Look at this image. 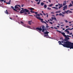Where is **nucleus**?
Listing matches in <instances>:
<instances>
[{
  "instance_id": "obj_43",
  "label": "nucleus",
  "mask_w": 73,
  "mask_h": 73,
  "mask_svg": "<svg viewBox=\"0 0 73 73\" xmlns=\"http://www.w3.org/2000/svg\"><path fill=\"white\" fill-rule=\"evenodd\" d=\"M60 40H63V39L62 38V37H61L60 38Z\"/></svg>"
},
{
  "instance_id": "obj_54",
  "label": "nucleus",
  "mask_w": 73,
  "mask_h": 73,
  "mask_svg": "<svg viewBox=\"0 0 73 73\" xmlns=\"http://www.w3.org/2000/svg\"><path fill=\"white\" fill-rule=\"evenodd\" d=\"M62 26H64V25H61V27H62Z\"/></svg>"
},
{
  "instance_id": "obj_26",
  "label": "nucleus",
  "mask_w": 73,
  "mask_h": 73,
  "mask_svg": "<svg viewBox=\"0 0 73 73\" xmlns=\"http://www.w3.org/2000/svg\"><path fill=\"white\" fill-rule=\"evenodd\" d=\"M45 30V29H42V32H44Z\"/></svg>"
},
{
  "instance_id": "obj_24",
  "label": "nucleus",
  "mask_w": 73,
  "mask_h": 73,
  "mask_svg": "<svg viewBox=\"0 0 73 73\" xmlns=\"http://www.w3.org/2000/svg\"><path fill=\"white\" fill-rule=\"evenodd\" d=\"M53 19L55 20V21H57V19H56V18H55L54 17Z\"/></svg>"
},
{
  "instance_id": "obj_40",
  "label": "nucleus",
  "mask_w": 73,
  "mask_h": 73,
  "mask_svg": "<svg viewBox=\"0 0 73 73\" xmlns=\"http://www.w3.org/2000/svg\"><path fill=\"white\" fill-rule=\"evenodd\" d=\"M50 20L51 21H53V19H50Z\"/></svg>"
},
{
  "instance_id": "obj_9",
  "label": "nucleus",
  "mask_w": 73,
  "mask_h": 73,
  "mask_svg": "<svg viewBox=\"0 0 73 73\" xmlns=\"http://www.w3.org/2000/svg\"><path fill=\"white\" fill-rule=\"evenodd\" d=\"M61 34L64 36L65 37H66V35H65V33H61Z\"/></svg>"
},
{
  "instance_id": "obj_45",
  "label": "nucleus",
  "mask_w": 73,
  "mask_h": 73,
  "mask_svg": "<svg viewBox=\"0 0 73 73\" xmlns=\"http://www.w3.org/2000/svg\"><path fill=\"white\" fill-rule=\"evenodd\" d=\"M36 15H37V16H40V14H36Z\"/></svg>"
},
{
  "instance_id": "obj_41",
  "label": "nucleus",
  "mask_w": 73,
  "mask_h": 73,
  "mask_svg": "<svg viewBox=\"0 0 73 73\" xmlns=\"http://www.w3.org/2000/svg\"><path fill=\"white\" fill-rule=\"evenodd\" d=\"M68 34H69L70 33L69 31H68V32H67Z\"/></svg>"
},
{
  "instance_id": "obj_3",
  "label": "nucleus",
  "mask_w": 73,
  "mask_h": 73,
  "mask_svg": "<svg viewBox=\"0 0 73 73\" xmlns=\"http://www.w3.org/2000/svg\"><path fill=\"white\" fill-rule=\"evenodd\" d=\"M17 5H16L15 7V9L14 8V7H13V6H11V8L12 9H13L14 11H16V12L17 11V10H18L19 11L20 10V9H19V7H17ZM17 9V10H16Z\"/></svg>"
},
{
  "instance_id": "obj_49",
  "label": "nucleus",
  "mask_w": 73,
  "mask_h": 73,
  "mask_svg": "<svg viewBox=\"0 0 73 73\" xmlns=\"http://www.w3.org/2000/svg\"><path fill=\"white\" fill-rule=\"evenodd\" d=\"M35 14H36V15H37V13H38L37 12H35Z\"/></svg>"
},
{
  "instance_id": "obj_25",
  "label": "nucleus",
  "mask_w": 73,
  "mask_h": 73,
  "mask_svg": "<svg viewBox=\"0 0 73 73\" xmlns=\"http://www.w3.org/2000/svg\"><path fill=\"white\" fill-rule=\"evenodd\" d=\"M68 29H67L66 30H65V32H68Z\"/></svg>"
},
{
  "instance_id": "obj_7",
  "label": "nucleus",
  "mask_w": 73,
  "mask_h": 73,
  "mask_svg": "<svg viewBox=\"0 0 73 73\" xmlns=\"http://www.w3.org/2000/svg\"><path fill=\"white\" fill-rule=\"evenodd\" d=\"M32 23H33V22H32V21H29L28 22V24H29V25H31Z\"/></svg>"
},
{
  "instance_id": "obj_27",
  "label": "nucleus",
  "mask_w": 73,
  "mask_h": 73,
  "mask_svg": "<svg viewBox=\"0 0 73 73\" xmlns=\"http://www.w3.org/2000/svg\"><path fill=\"white\" fill-rule=\"evenodd\" d=\"M58 5L59 6H62V4H60L59 3H58Z\"/></svg>"
},
{
  "instance_id": "obj_60",
  "label": "nucleus",
  "mask_w": 73,
  "mask_h": 73,
  "mask_svg": "<svg viewBox=\"0 0 73 73\" xmlns=\"http://www.w3.org/2000/svg\"><path fill=\"white\" fill-rule=\"evenodd\" d=\"M71 2L72 3V5H73V1H71Z\"/></svg>"
},
{
  "instance_id": "obj_1",
  "label": "nucleus",
  "mask_w": 73,
  "mask_h": 73,
  "mask_svg": "<svg viewBox=\"0 0 73 73\" xmlns=\"http://www.w3.org/2000/svg\"><path fill=\"white\" fill-rule=\"evenodd\" d=\"M64 41H62L61 42L59 41L58 42L59 43V45H62L64 46V47L70 48V49H71L72 48H73V43L67 41L64 42Z\"/></svg>"
},
{
  "instance_id": "obj_42",
  "label": "nucleus",
  "mask_w": 73,
  "mask_h": 73,
  "mask_svg": "<svg viewBox=\"0 0 73 73\" xmlns=\"http://www.w3.org/2000/svg\"><path fill=\"white\" fill-rule=\"evenodd\" d=\"M49 23H50V24H52V25L53 24V23H52V22H49Z\"/></svg>"
},
{
  "instance_id": "obj_52",
  "label": "nucleus",
  "mask_w": 73,
  "mask_h": 73,
  "mask_svg": "<svg viewBox=\"0 0 73 73\" xmlns=\"http://www.w3.org/2000/svg\"><path fill=\"white\" fill-rule=\"evenodd\" d=\"M56 16H58V14H56Z\"/></svg>"
},
{
  "instance_id": "obj_36",
  "label": "nucleus",
  "mask_w": 73,
  "mask_h": 73,
  "mask_svg": "<svg viewBox=\"0 0 73 73\" xmlns=\"http://www.w3.org/2000/svg\"><path fill=\"white\" fill-rule=\"evenodd\" d=\"M30 12H31V13H35V12L34 11H30Z\"/></svg>"
},
{
  "instance_id": "obj_2",
  "label": "nucleus",
  "mask_w": 73,
  "mask_h": 73,
  "mask_svg": "<svg viewBox=\"0 0 73 73\" xmlns=\"http://www.w3.org/2000/svg\"><path fill=\"white\" fill-rule=\"evenodd\" d=\"M22 10H21L20 11L21 13H24V15H27L28 14H30V12L29 11V10L25 9H24L23 8H22Z\"/></svg>"
},
{
  "instance_id": "obj_48",
  "label": "nucleus",
  "mask_w": 73,
  "mask_h": 73,
  "mask_svg": "<svg viewBox=\"0 0 73 73\" xmlns=\"http://www.w3.org/2000/svg\"><path fill=\"white\" fill-rule=\"evenodd\" d=\"M58 5H55V7H58Z\"/></svg>"
},
{
  "instance_id": "obj_16",
  "label": "nucleus",
  "mask_w": 73,
  "mask_h": 73,
  "mask_svg": "<svg viewBox=\"0 0 73 73\" xmlns=\"http://www.w3.org/2000/svg\"><path fill=\"white\" fill-rule=\"evenodd\" d=\"M5 13L6 14H7V15H8V11H7V10L6 11H5Z\"/></svg>"
},
{
  "instance_id": "obj_22",
  "label": "nucleus",
  "mask_w": 73,
  "mask_h": 73,
  "mask_svg": "<svg viewBox=\"0 0 73 73\" xmlns=\"http://www.w3.org/2000/svg\"><path fill=\"white\" fill-rule=\"evenodd\" d=\"M42 29H45V27H44V26H42Z\"/></svg>"
},
{
  "instance_id": "obj_58",
  "label": "nucleus",
  "mask_w": 73,
  "mask_h": 73,
  "mask_svg": "<svg viewBox=\"0 0 73 73\" xmlns=\"http://www.w3.org/2000/svg\"><path fill=\"white\" fill-rule=\"evenodd\" d=\"M43 14L44 15H45V16H46V14H45V13H43Z\"/></svg>"
},
{
  "instance_id": "obj_34",
  "label": "nucleus",
  "mask_w": 73,
  "mask_h": 73,
  "mask_svg": "<svg viewBox=\"0 0 73 73\" xmlns=\"http://www.w3.org/2000/svg\"><path fill=\"white\" fill-rule=\"evenodd\" d=\"M40 2H38L37 3V4H38V5L40 4Z\"/></svg>"
},
{
  "instance_id": "obj_14",
  "label": "nucleus",
  "mask_w": 73,
  "mask_h": 73,
  "mask_svg": "<svg viewBox=\"0 0 73 73\" xmlns=\"http://www.w3.org/2000/svg\"><path fill=\"white\" fill-rule=\"evenodd\" d=\"M65 37V38L66 40H69V39H70L68 37H67V35L66 36V37Z\"/></svg>"
},
{
  "instance_id": "obj_8",
  "label": "nucleus",
  "mask_w": 73,
  "mask_h": 73,
  "mask_svg": "<svg viewBox=\"0 0 73 73\" xmlns=\"http://www.w3.org/2000/svg\"><path fill=\"white\" fill-rule=\"evenodd\" d=\"M49 33V32L48 31H46V32H44V35H48V33Z\"/></svg>"
},
{
  "instance_id": "obj_62",
  "label": "nucleus",
  "mask_w": 73,
  "mask_h": 73,
  "mask_svg": "<svg viewBox=\"0 0 73 73\" xmlns=\"http://www.w3.org/2000/svg\"><path fill=\"white\" fill-rule=\"evenodd\" d=\"M68 29L69 30H70V28H68Z\"/></svg>"
},
{
  "instance_id": "obj_6",
  "label": "nucleus",
  "mask_w": 73,
  "mask_h": 73,
  "mask_svg": "<svg viewBox=\"0 0 73 73\" xmlns=\"http://www.w3.org/2000/svg\"><path fill=\"white\" fill-rule=\"evenodd\" d=\"M63 11L66 10V9H67V5H66L64 6L63 7Z\"/></svg>"
},
{
  "instance_id": "obj_12",
  "label": "nucleus",
  "mask_w": 73,
  "mask_h": 73,
  "mask_svg": "<svg viewBox=\"0 0 73 73\" xmlns=\"http://www.w3.org/2000/svg\"><path fill=\"white\" fill-rule=\"evenodd\" d=\"M52 8H54V9H55L56 10H58V7H52Z\"/></svg>"
},
{
  "instance_id": "obj_46",
  "label": "nucleus",
  "mask_w": 73,
  "mask_h": 73,
  "mask_svg": "<svg viewBox=\"0 0 73 73\" xmlns=\"http://www.w3.org/2000/svg\"><path fill=\"white\" fill-rule=\"evenodd\" d=\"M21 24H23V25L24 24V23H23V22L21 21Z\"/></svg>"
},
{
  "instance_id": "obj_56",
  "label": "nucleus",
  "mask_w": 73,
  "mask_h": 73,
  "mask_svg": "<svg viewBox=\"0 0 73 73\" xmlns=\"http://www.w3.org/2000/svg\"><path fill=\"white\" fill-rule=\"evenodd\" d=\"M72 22H69V24H71V23H72Z\"/></svg>"
},
{
  "instance_id": "obj_10",
  "label": "nucleus",
  "mask_w": 73,
  "mask_h": 73,
  "mask_svg": "<svg viewBox=\"0 0 73 73\" xmlns=\"http://www.w3.org/2000/svg\"><path fill=\"white\" fill-rule=\"evenodd\" d=\"M66 1H65L64 2V3L63 4V6L65 5L66 4Z\"/></svg>"
},
{
  "instance_id": "obj_29",
  "label": "nucleus",
  "mask_w": 73,
  "mask_h": 73,
  "mask_svg": "<svg viewBox=\"0 0 73 73\" xmlns=\"http://www.w3.org/2000/svg\"><path fill=\"white\" fill-rule=\"evenodd\" d=\"M56 31H57V32H59V33H61V31H58V30H56Z\"/></svg>"
},
{
  "instance_id": "obj_50",
  "label": "nucleus",
  "mask_w": 73,
  "mask_h": 73,
  "mask_svg": "<svg viewBox=\"0 0 73 73\" xmlns=\"http://www.w3.org/2000/svg\"><path fill=\"white\" fill-rule=\"evenodd\" d=\"M65 21L66 23H68V21H67V20H65Z\"/></svg>"
},
{
  "instance_id": "obj_21",
  "label": "nucleus",
  "mask_w": 73,
  "mask_h": 73,
  "mask_svg": "<svg viewBox=\"0 0 73 73\" xmlns=\"http://www.w3.org/2000/svg\"><path fill=\"white\" fill-rule=\"evenodd\" d=\"M53 5V4H52L51 5H48V6L49 7H52V5Z\"/></svg>"
},
{
  "instance_id": "obj_5",
  "label": "nucleus",
  "mask_w": 73,
  "mask_h": 73,
  "mask_svg": "<svg viewBox=\"0 0 73 73\" xmlns=\"http://www.w3.org/2000/svg\"><path fill=\"white\" fill-rule=\"evenodd\" d=\"M34 16H35V17L37 19H39V20H40L41 21H43V19H41V18L40 17H37V15H34Z\"/></svg>"
},
{
  "instance_id": "obj_15",
  "label": "nucleus",
  "mask_w": 73,
  "mask_h": 73,
  "mask_svg": "<svg viewBox=\"0 0 73 73\" xmlns=\"http://www.w3.org/2000/svg\"><path fill=\"white\" fill-rule=\"evenodd\" d=\"M44 4H45V3L43 2H42L40 3V5L42 6H43Z\"/></svg>"
},
{
  "instance_id": "obj_20",
  "label": "nucleus",
  "mask_w": 73,
  "mask_h": 73,
  "mask_svg": "<svg viewBox=\"0 0 73 73\" xmlns=\"http://www.w3.org/2000/svg\"><path fill=\"white\" fill-rule=\"evenodd\" d=\"M30 9V10H31V11H32V10L35 9L32 8H31L30 9Z\"/></svg>"
},
{
  "instance_id": "obj_13",
  "label": "nucleus",
  "mask_w": 73,
  "mask_h": 73,
  "mask_svg": "<svg viewBox=\"0 0 73 73\" xmlns=\"http://www.w3.org/2000/svg\"><path fill=\"white\" fill-rule=\"evenodd\" d=\"M61 12V11H57L55 12V13H60Z\"/></svg>"
},
{
  "instance_id": "obj_4",
  "label": "nucleus",
  "mask_w": 73,
  "mask_h": 73,
  "mask_svg": "<svg viewBox=\"0 0 73 73\" xmlns=\"http://www.w3.org/2000/svg\"><path fill=\"white\" fill-rule=\"evenodd\" d=\"M36 29L37 30V31L39 33H41V32L40 31H42V29L41 27H40L39 28L38 27L36 28Z\"/></svg>"
},
{
  "instance_id": "obj_53",
  "label": "nucleus",
  "mask_w": 73,
  "mask_h": 73,
  "mask_svg": "<svg viewBox=\"0 0 73 73\" xmlns=\"http://www.w3.org/2000/svg\"><path fill=\"white\" fill-rule=\"evenodd\" d=\"M21 7H24V5H22V6H21Z\"/></svg>"
},
{
  "instance_id": "obj_37",
  "label": "nucleus",
  "mask_w": 73,
  "mask_h": 73,
  "mask_svg": "<svg viewBox=\"0 0 73 73\" xmlns=\"http://www.w3.org/2000/svg\"><path fill=\"white\" fill-rule=\"evenodd\" d=\"M51 13H52V14H54L55 13L53 11L52 12H51Z\"/></svg>"
},
{
  "instance_id": "obj_64",
  "label": "nucleus",
  "mask_w": 73,
  "mask_h": 73,
  "mask_svg": "<svg viewBox=\"0 0 73 73\" xmlns=\"http://www.w3.org/2000/svg\"><path fill=\"white\" fill-rule=\"evenodd\" d=\"M63 29V31H64V30H65V29H64V28H63V29Z\"/></svg>"
},
{
  "instance_id": "obj_39",
  "label": "nucleus",
  "mask_w": 73,
  "mask_h": 73,
  "mask_svg": "<svg viewBox=\"0 0 73 73\" xmlns=\"http://www.w3.org/2000/svg\"><path fill=\"white\" fill-rule=\"evenodd\" d=\"M0 1H2V2H3V1H5V0H0Z\"/></svg>"
},
{
  "instance_id": "obj_23",
  "label": "nucleus",
  "mask_w": 73,
  "mask_h": 73,
  "mask_svg": "<svg viewBox=\"0 0 73 73\" xmlns=\"http://www.w3.org/2000/svg\"><path fill=\"white\" fill-rule=\"evenodd\" d=\"M72 4L71 3H70V5H69V7H72Z\"/></svg>"
},
{
  "instance_id": "obj_55",
  "label": "nucleus",
  "mask_w": 73,
  "mask_h": 73,
  "mask_svg": "<svg viewBox=\"0 0 73 73\" xmlns=\"http://www.w3.org/2000/svg\"><path fill=\"white\" fill-rule=\"evenodd\" d=\"M51 19H52L53 20L54 18L53 17H52L51 18Z\"/></svg>"
},
{
  "instance_id": "obj_38",
  "label": "nucleus",
  "mask_w": 73,
  "mask_h": 73,
  "mask_svg": "<svg viewBox=\"0 0 73 73\" xmlns=\"http://www.w3.org/2000/svg\"><path fill=\"white\" fill-rule=\"evenodd\" d=\"M49 27V26H46V28H47V29H48V28Z\"/></svg>"
},
{
  "instance_id": "obj_18",
  "label": "nucleus",
  "mask_w": 73,
  "mask_h": 73,
  "mask_svg": "<svg viewBox=\"0 0 73 73\" xmlns=\"http://www.w3.org/2000/svg\"><path fill=\"white\" fill-rule=\"evenodd\" d=\"M44 8L46 9V7H47V5H44Z\"/></svg>"
},
{
  "instance_id": "obj_57",
  "label": "nucleus",
  "mask_w": 73,
  "mask_h": 73,
  "mask_svg": "<svg viewBox=\"0 0 73 73\" xmlns=\"http://www.w3.org/2000/svg\"><path fill=\"white\" fill-rule=\"evenodd\" d=\"M35 1H38V0H35Z\"/></svg>"
},
{
  "instance_id": "obj_17",
  "label": "nucleus",
  "mask_w": 73,
  "mask_h": 73,
  "mask_svg": "<svg viewBox=\"0 0 73 73\" xmlns=\"http://www.w3.org/2000/svg\"><path fill=\"white\" fill-rule=\"evenodd\" d=\"M11 0H9V2H7V4H11Z\"/></svg>"
},
{
  "instance_id": "obj_35",
  "label": "nucleus",
  "mask_w": 73,
  "mask_h": 73,
  "mask_svg": "<svg viewBox=\"0 0 73 73\" xmlns=\"http://www.w3.org/2000/svg\"><path fill=\"white\" fill-rule=\"evenodd\" d=\"M65 11L66 12V13H67L68 14V11H69V10H67V11Z\"/></svg>"
},
{
  "instance_id": "obj_30",
  "label": "nucleus",
  "mask_w": 73,
  "mask_h": 73,
  "mask_svg": "<svg viewBox=\"0 0 73 73\" xmlns=\"http://www.w3.org/2000/svg\"><path fill=\"white\" fill-rule=\"evenodd\" d=\"M68 12H69V13H72V11H69V10H68Z\"/></svg>"
},
{
  "instance_id": "obj_33",
  "label": "nucleus",
  "mask_w": 73,
  "mask_h": 73,
  "mask_svg": "<svg viewBox=\"0 0 73 73\" xmlns=\"http://www.w3.org/2000/svg\"><path fill=\"white\" fill-rule=\"evenodd\" d=\"M44 37H46V36H49V35H44Z\"/></svg>"
},
{
  "instance_id": "obj_11",
  "label": "nucleus",
  "mask_w": 73,
  "mask_h": 73,
  "mask_svg": "<svg viewBox=\"0 0 73 73\" xmlns=\"http://www.w3.org/2000/svg\"><path fill=\"white\" fill-rule=\"evenodd\" d=\"M59 16H62V17H64V16H65V15H64L62 14L61 13H59Z\"/></svg>"
},
{
  "instance_id": "obj_59",
  "label": "nucleus",
  "mask_w": 73,
  "mask_h": 73,
  "mask_svg": "<svg viewBox=\"0 0 73 73\" xmlns=\"http://www.w3.org/2000/svg\"><path fill=\"white\" fill-rule=\"evenodd\" d=\"M48 1H49V2H50V3H51V1H50V0H48Z\"/></svg>"
},
{
  "instance_id": "obj_61",
  "label": "nucleus",
  "mask_w": 73,
  "mask_h": 73,
  "mask_svg": "<svg viewBox=\"0 0 73 73\" xmlns=\"http://www.w3.org/2000/svg\"><path fill=\"white\" fill-rule=\"evenodd\" d=\"M68 27H69V26H66V28H68Z\"/></svg>"
},
{
  "instance_id": "obj_63",
  "label": "nucleus",
  "mask_w": 73,
  "mask_h": 73,
  "mask_svg": "<svg viewBox=\"0 0 73 73\" xmlns=\"http://www.w3.org/2000/svg\"><path fill=\"white\" fill-rule=\"evenodd\" d=\"M63 23H64L63 22H61L60 23V24H63Z\"/></svg>"
},
{
  "instance_id": "obj_28",
  "label": "nucleus",
  "mask_w": 73,
  "mask_h": 73,
  "mask_svg": "<svg viewBox=\"0 0 73 73\" xmlns=\"http://www.w3.org/2000/svg\"><path fill=\"white\" fill-rule=\"evenodd\" d=\"M62 14H63L64 15H65V12H62Z\"/></svg>"
},
{
  "instance_id": "obj_32",
  "label": "nucleus",
  "mask_w": 73,
  "mask_h": 73,
  "mask_svg": "<svg viewBox=\"0 0 73 73\" xmlns=\"http://www.w3.org/2000/svg\"><path fill=\"white\" fill-rule=\"evenodd\" d=\"M62 7V6H59L58 7L59 9H60V8H61V7Z\"/></svg>"
},
{
  "instance_id": "obj_31",
  "label": "nucleus",
  "mask_w": 73,
  "mask_h": 73,
  "mask_svg": "<svg viewBox=\"0 0 73 73\" xmlns=\"http://www.w3.org/2000/svg\"><path fill=\"white\" fill-rule=\"evenodd\" d=\"M47 9H48V10H51V8H50L49 7H48Z\"/></svg>"
},
{
  "instance_id": "obj_51",
  "label": "nucleus",
  "mask_w": 73,
  "mask_h": 73,
  "mask_svg": "<svg viewBox=\"0 0 73 73\" xmlns=\"http://www.w3.org/2000/svg\"><path fill=\"white\" fill-rule=\"evenodd\" d=\"M44 23H45V24H46V22H45V21H43Z\"/></svg>"
},
{
  "instance_id": "obj_47",
  "label": "nucleus",
  "mask_w": 73,
  "mask_h": 73,
  "mask_svg": "<svg viewBox=\"0 0 73 73\" xmlns=\"http://www.w3.org/2000/svg\"><path fill=\"white\" fill-rule=\"evenodd\" d=\"M67 37H72V36H70L69 35H67Z\"/></svg>"
},
{
  "instance_id": "obj_19",
  "label": "nucleus",
  "mask_w": 73,
  "mask_h": 73,
  "mask_svg": "<svg viewBox=\"0 0 73 73\" xmlns=\"http://www.w3.org/2000/svg\"><path fill=\"white\" fill-rule=\"evenodd\" d=\"M23 25V26L24 27H26L27 28H28V26L27 25Z\"/></svg>"
},
{
  "instance_id": "obj_44",
  "label": "nucleus",
  "mask_w": 73,
  "mask_h": 73,
  "mask_svg": "<svg viewBox=\"0 0 73 73\" xmlns=\"http://www.w3.org/2000/svg\"><path fill=\"white\" fill-rule=\"evenodd\" d=\"M69 35H72V33H70L69 34Z\"/></svg>"
}]
</instances>
